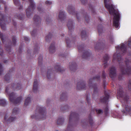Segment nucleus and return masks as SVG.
<instances>
[{
  "label": "nucleus",
  "instance_id": "1",
  "mask_svg": "<svg viewBox=\"0 0 131 131\" xmlns=\"http://www.w3.org/2000/svg\"><path fill=\"white\" fill-rule=\"evenodd\" d=\"M127 50H117L116 53L113 55L114 60H116L119 62V65L121 72L123 74H131V68L129 66L130 62H131V58L129 59H125V63L126 66H121V63H123V59L121 58V55L122 53H124Z\"/></svg>",
  "mask_w": 131,
  "mask_h": 131
},
{
  "label": "nucleus",
  "instance_id": "2",
  "mask_svg": "<svg viewBox=\"0 0 131 131\" xmlns=\"http://www.w3.org/2000/svg\"><path fill=\"white\" fill-rule=\"evenodd\" d=\"M117 95V98L119 97L122 100L123 107L124 109L122 110L124 114H128L131 116V101L129 99V97L124 93L122 88L119 86L118 88Z\"/></svg>",
  "mask_w": 131,
  "mask_h": 131
},
{
  "label": "nucleus",
  "instance_id": "3",
  "mask_svg": "<svg viewBox=\"0 0 131 131\" xmlns=\"http://www.w3.org/2000/svg\"><path fill=\"white\" fill-rule=\"evenodd\" d=\"M21 88V85L20 83H17V84L13 83L10 86H8L6 88V93L8 95L10 101L14 104H20L22 100V98L21 96H20L15 99L16 96V94L14 92L10 93V90L12 89L13 90H18L20 89Z\"/></svg>",
  "mask_w": 131,
  "mask_h": 131
},
{
  "label": "nucleus",
  "instance_id": "4",
  "mask_svg": "<svg viewBox=\"0 0 131 131\" xmlns=\"http://www.w3.org/2000/svg\"><path fill=\"white\" fill-rule=\"evenodd\" d=\"M107 0H104L105 7L109 11L111 15L114 16L113 25L116 28H117L119 26L120 14L118 12L114 9V6L112 4H107Z\"/></svg>",
  "mask_w": 131,
  "mask_h": 131
},
{
  "label": "nucleus",
  "instance_id": "5",
  "mask_svg": "<svg viewBox=\"0 0 131 131\" xmlns=\"http://www.w3.org/2000/svg\"><path fill=\"white\" fill-rule=\"evenodd\" d=\"M31 118L36 120L45 119L46 118L45 108L40 105H38L35 113L31 115Z\"/></svg>",
  "mask_w": 131,
  "mask_h": 131
},
{
  "label": "nucleus",
  "instance_id": "6",
  "mask_svg": "<svg viewBox=\"0 0 131 131\" xmlns=\"http://www.w3.org/2000/svg\"><path fill=\"white\" fill-rule=\"evenodd\" d=\"M100 79V74H99L95 76L93 78H91L89 80L88 86L90 88H93L94 89L93 93L92 95L93 99L94 98L95 96H97L99 90L97 88V84H93V83L95 80L99 81Z\"/></svg>",
  "mask_w": 131,
  "mask_h": 131
},
{
  "label": "nucleus",
  "instance_id": "7",
  "mask_svg": "<svg viewBox=\"0 0 131 131\" xmlns=\"http://www.w3.org/2000/svg\"><path fill=\"white\" fill-rule=\"evenodd\" d=\"M67 10L68 12L70 14H76L77 19L78 21L79 20V17L80 18H81L82 16H83L85 20L87 23H88L89 21V17L84 12H83L82 13H78L75 12V8L74 6L72 5H70L68 6L67 7Z\"/></svg>",
  "mask_w": 131,
  "mask_h": 131
},
{
  "label": "nucleus",
  "instance_id": "8",
  "mask_svg": "<svg viewBox=\"0 0 131 131\" xmlns=\"http://www.w3.org/2000/svg\"><path fill=\"white\" fill-rule=\"evenodd\" d=\"M79 118V115L75 112H72L69 117V124L65 131H73V126L74 121Z\"/></svg>",
  "mask_w": 131,
  "mask_h": 131
},
{
  "label": "nucleus",
  "instance_id": "9",
  "mask_svg": "<svg viewBox=\"0 0 131 131\" xmlns=\"http://www.w3.org/2000/svg\"><path fill=\"white\" fill-rule=\"evenodd\" d=\"M30 5L28 8L26 10V15L27 17H29L33 13V10L35 8V5L32 0H29Z\"/></svg>",
  "mask_w": 131,
  "mask_h": 131
},
{
  "label": "nucleus",
  "instance_id": "10",
  "mask_svg": "<svg viewBox=\"0 0 131 131\" xmlns=\"http://www.w3.org/2000/svg\"><path fill=\"white\" fill-rule=\"evenodd\" d=\"M116 49H127V48L131 49V37L130 38L128 41H125L124 43L121 44L115 47Z\"/></svg>",
  "mask_w": 131,
  "mask_h": 131
},
{
  "label": "nucleus",
  "instance_id": "11",
  "mask_svg": "<svg viewBox=\"0 0 131 131\" xmlns=\"http://www.w3.org/2000/svg\"><path fill=\"white\" fill-rule=\"evenodd\" d=\"M15 115H11L8 117V114L6 113L3 122L5 124L9 123L15 121L16 119V117Z\"/></svg>",
  "mask_w": 131,
  "mask_h": 131
},
{
  "label": "nucleus",
  "instance_id": "12",
  "mask_svg": "<svg viewBox=\"0 0 131 131\" xmlns=\"http://www.w3.org/2000/svg\"><path fill=\"white\" fill-rule=\"evenodd\" d=\"M17 39L15 37L13 36L12 38V41H10L7 43L5 45V47L7 48L11 49L12 47L15 46L16 45Z\"/></svg>",
  "mask_w": 131,
  "mask_h": 131
},
{
  "label": "nucleus",
  "instance_id": "13",
  "mask_svg": "<svg viewBox=\"0 0 131 131\" xmlns=\"http://www.w3.org/2000/svg\"><path fill=\"white\" fill-rule=\"evenodd\" d=\"M79 53L82 52V57L83 58L88 59L90 58L91 54L86 50H79Z\"/></svg>",
  "mask_w": 131,
  "mask_h": 131
},
{
  "label": "nucleus",
  "instance_id": "14",
  "mask_svg": "<svg viewBox=\"0 0 131 131\" xmlns=\"http://www.w3.org/2000/svg\"><path fill=\"white\" fill-rule=\"evenodd\" d=\"M87 86L86 85L85 82L83 81H81L78 82L77 84V89L79 90H85L86 89Z\"/></svg>",
  "mask_w": 131,
  "mask_h": 131
},
{
  "label": "nucleus",
  "instance_id": "15",
  "mask_svg": "<svg viewBox=\"0 0 131 131\" xmlns=\"http://www.w3.org/2000/svg\"><path fill=\"white\" fill-rule=\"evenodd\" d=\"M109 75L112 79H114L116 75V70L113 66L111 67L110 69Z\"/></svg>",
  "mask_w": 131,
  "mask_h": 131
},
{
  "label": "nucleus",
  "instance_id": "16",
  "mask_svg": "<svg viewBox=\"0 0 131 131\" xmlns=\"http://www.w3.org/2000/svg\"><path fill=\"white\" fill-rule=\"evenodd\" d=\"M104 94L105 96L101 98L100 101L102 102L106 103L108 101L110 96L109 93L106 92H105Z\"/></svg>",
  "mask_w": 131,
  "mask_h": 131
},
{
  "label": "nucleus",
  "instance_id": "17",
  "mask_svg": "<svg viewBox=\"0 0 131 131\" xmlns=\"http://www.w3.org/2000/svg\"><path fill=\"white\" fill-rule=\"evenodd\" d=\"M67 26L69 30V32H71L73 29V23L72 19H70L69 20Z\"/></svg>",
  "mask_w": 131,
  "mask_h": 131
},
{
  "label": "nucleus",
  "instance_id": "18",
  "mask_svg": "<svg viewBox=\"0 0 131 131\" xmlns=\"http://www.w3.org/2000/svg\"><path fill=\"white\" fill-rule=\"evenodd\" d=\"M34 23L36 26L40 25L41 23V19L40 17L38 16L35 15L34 18Z\"/></svg>",
  "mask_w": 131,
  "mask_h": 131
},
{
  "label": "nucleus",
  "instance_id": "19",
  "mask_svg": "<svg viewBox=\"0 0 131 131\" xmlns=\"http://www.w3.org/2000/svg\"><path fill=\"white\" fill-rule=\"evenodd\" d=\"M109 58V56L107 54H105L103 57V62L104 66V68H106L107 66V62Z\"/></svg>",
  "mask_w": 131,
  "mask_h": 131
},
{
  "label": "nucleus",
  "instance_id": "20",
  "mask_svg": "<svg viewBox=\"0 0 131 131\" xmlns=\"http://www.w3.org/2000/svg\"><path fill=\"white\" fill-rule=\"evenodd\" d=\"M76 64L75 62L70 63L69 68L71 70L74 71L76 70Z\"/></svg>",
  "mask_w": 131,
  "mask_h": 131
},
{
  "label": "nucleus",
  "instance_id": "21",
  "mask_svg": "<svg viewBox=\"0 0 131 131\" xmlns=\"http://www.w3.org/2000/svg\"><path fill=\"white\" fill-rule=\"evenodd\" d=\"M38 89V81L36 79H35L34 83L33 90L34 92H36Z\"/></svg>",
  "mask_w": 131,
  "mask_h": 131
},
{
  "label": "nucleus",
  "instance_id": "22",
  "mask_svg": "<svg viewBox=\"0 0 131 131\" xmlns=\"http://www.w3.org/2000/svg\"><path fill=\"white\" fill-rule=\"evenodd\" d=\"M66 16L65 13L62 10H61L59 13V18L61 20L63 19Z\"/></svg>",
  "mask_w": 131,
  "mask_h": 131
},
{
  "label": "nucleus",
  "instance_id": "23",
  "mask_svg": "<svg viewBox=\"0 0 131 131\" xmlns=\"http://www.w3.org/2000/svg\"><path fill=\"white\" fill-rule=\"evenodd\" d=\"M66 41L67 44V46L68 48H70L71 46L70 44L74 42V41L72 40L70 41V39L68 37L66 38Z\"/></svg>",
  "mask_w": 131,
  "mask_h": 131
},
{
  "label": "nucleus",
  "instance_id": "24",
  "mask_svg": "<svg viewBox=\"0 0 131 131\" xmlns=\"http://www.w3.org/2000/svg\"><path fill=\"white\" fill-rule=\"evenodd\" d=\"M64 118L63 117H59L57 121V124L58 125H61L64 122Z\"/></svg>",
  "mask_w": 131,
  "mask_h": 131
},
{
  "label": "nucleus",
  "instance_id": "25",
  "mask_svg": "<svg viewBox=\"0 0 131 131\" xmlns=\"http://www.w3.org/2000/svg\"><path fill=\"white\" fill-rule=\"evenodd\" d=\"M54 68L57 71L62 72V67L60 66L59 64L58 63L56 64L54 67Z\"/></svg>",
  "mask_w": 131,
  "mask_h": 131
},
{
  "label": "nucleus",
  "instance_id": "26",
  "mask_svg": "<svg viewBox=\"0 0 131 131\" xmlns=\"http://www.w3.org/2000/svg\"><path fill=\"white\" fill-rule=\"evenodd\" d=\"M67 98V94L65 92H61L60 93V98L61 100H65Z\"/></svg>",
  "mask_w": 131,
  "mask_h": 131
},
{
  "label": "nucleus",
  "instance_id": "27",
  "mask_svg": "<svg viewBox=\"0 0 131 131\" xmlns=\"http://www.w3.org/2000/svg\"><path fill=\"white\" fill-rule=\"evenodd\" d=\"M31 102V98L30 96L26 98L25 101L24 105L25 106L29 105Z\"/></svg>",
  "mask_w": 131,
  "mask_h": 131
},
{
  "label": "nucleus",
  "instance_id": "28",
  "mask_svg": "<svg viewBox=\"0 0 131 131\" xmlns=\"http://www.w3.org/2000/svg\"><path fill=\"white\" fill-rule=\"evenodd\" d=\"M52 35L51 33H49L45 37L46 41L48 42H49L51 40Z\"/></svg>",
  "mask_w": 131,
  "mask_h": 131
},
{
  "label": "nucleus",
  "instance_id": "29",
  "mask_svg": "<svg viewBox=\"0 0 131 131\" xmlns=\"http://www.w3.org/2000/svg\"><path fill=\"white\" fill-rule=\"evenodd\" d=\"M19 112V109L17 108H14L13 110L12 114V115H17Z\"/></svg>",
  "mask_w": 131,
  "mask_h": 131
},
{
  "label": "nucleus",
  "instance_id": "30",
  "mask_svg": "<svg viewBox=\"0 0 131 131\" xmlns=\"http://www.w3.org/2000/svg\"><path fill=\"white\" fill-rule=\"evenodd\" d=\"M102 78H103L104 79L103 80V85L104 86V88L105 89V81L104 79H105L106 78V75L105 72L104 71H103L102 72Z\"/></svg>",
  "mask_w": 131,
  "mask_h": 131
},
{
  "label": "nucleus",
  "instance_id": "31",
  "mask_svg": "<svg viewBox=\"0 0 131 131\" xmlns=\"http://www.w3.org/2000/svg\"><path fill=\"white\" fill-rule=\"evenodd\" d=\"M5 79L7 82H9L11 80L10 74L9 73L6 74L5 77Z\"/></svg>",
  "mask_w": 131,
  "mask_h": 131
},
{
  "label": "nucleus",
  "instance_id": "32",
  "mask_svg": "<svg viewBox=\"0 0 131 131\" xmlns=\"http://www.w3.org/2000/svg\"><path fill=\"white\" fill-rule=\"evenodd\" d=\"M6 104V101L5 99H2L0 100V105L3 106H4Z\"/></svg>",
  "mask_w": 131,
  "mask_h": 131
},
{
  "label": "nucleus",
  "instance_id": "33",
  "mask_svg": "<svg viewBox=\"0 0 131 131\" xmlns=\"http://www.w3.org/2000/svg\"><path fill=\"white\" fill-rule=\"evenodd\" d=\"M56 48L55 43L54 42H53L50 45L49 47V49H55Z\"/></svg>",
  "mask_w": 131,
  "mask_h": 131
},
{
  "label": "nucleus",
  "instance_id": "34",
  "mask_svg": "<svg viewBox=\"0 0 131 131\" xmlns=\"http://www.w3.org/2000/svg\"><path fill=\"white\" fill-rule=\"evenodd\" d=\"M81 36L82 39L85 38L86 37V32L85 31H82L81 32Z\"/></svg>",
  "mask_w": 131,
  "mask_h": 131
},
{
  "label": "nucleus",
  "instance_id": "35",
  "mask_svg": "<svg viewBox=\"0 0 131 131\" xmlns=\"http://www.w3.org/2000/svg\"><path fill=\"white\" fill-rule=\"evenodd\" d=\"M90 94H87L86 95V100L88 104H90Z\"/></svg>",
  "mask_w": 131,
  "mask_h": 131
},
{
  "label": "nucleus",
  "instance_id": "36",
  "mask_svg": "<svg viewBox=\"0 0 131 131\" xmlns=\"http://www.w3.org/2000/svg\"><path fill=\"white\" fill-rule=\"evenodd\" d=\"M69 107L68 105H66L63 107H61V109L62 111H64L69 109Z\"/></svg>",
  "mask_w": 131,
  "mask_h": 131
},
{
  "label": "nucleus",
  "instance_id": "37",
  "mask_svg": "<svg viewBox=\"0 0 131 131\" xmlns=\"http://www.w3.org/2000/svg\"><path fill=\"white\" fill-rule=\"evenodd\" d=\"M51 70H48L47 73V77L48 79H50L51 77Z\"/></svg>",
  "mask_w": 131,
  "mask_h": 131
},
{
  "label": "nucleus",
  "instance_id": "38",
  "mask_svg": "<svg viewBox=\"0 0 131 131\" xmlns=\"http://www.w3.org/2000/svg\"><path fill=\"white\" fill-rule=\"evenodd\" d=\"M102 26V25H99L98 27V32L100 33H101L103 31Z\"/></svg>",
  "mask_w": 131,
  "mask_h": 131
},
{
  "label": "nucleus",
  "instance_id": "39",
  "mask_svg": "<svg viewBox=\"0 0 131 131\" xmlns=\"http://www.w3.org/2000/svg\"><path fill=\"white\" fill-rule=\"evenodd\" d=\"M14 3L17 6H19L20 5V3L19 0H13Z\"/></svg>",
  "mask_w": 131,
  "mask_h": 131
},
{
  "label": "nucleus",
  "instance_id": "40",
  "mask_svg": "<svg viewBox=\"0 0 131 131\" xmlns=\"http://www.w3.org/2000/svg\"><path fill=\"white\" fill-rule=\"evenodd\" d=\"M0 37L3 43L4 40V38H5V35H3L2 33L0 32Z\"/></svg>",
  "mask_w": 131,
  "mask_h": 131
},
{
  "label": "nucleus",
  "instance_id": "41",
  "mask_svg": "<svg viewBox=\"0 0 131 131\" xmlns=\"http://www.w3.org/2000/svg\"><path fill=\"white\" fill-rule=\"evenodd\" d=\"M43 58L42 55H41L38 58V63L39 65L41 64V62L42 61Z\"/></svg>",
  "mask_w": 131,
  "mask_h": 131
},
{
  "label": "nucleus",
  "instance_id": "42",
  "mask_svg": "<svg viewBox=\"0 0 131 131\" xmlns=\"http://www.w3.org/2000/svg\"><path fill=\"white\" fill-rule=\"evenodd\" d=\"M89 123L91 125H92L93 122L92 119L90 115L89 117Z\"/></svg>",
  "mask_w": 131,
  "mask_h": 131
},
{
  "label": "nucleus",
  "instance_id": "43",
  "mask_svg": "<svg viewBox=\"0 0 131 131\" xmlns=\"http://www.w3.org/2000/svg\"><path fill=\"white\" fill-rule=\"evenodd\" d=\"M24 15L22 14H19V15H16V17L20 19H21L22 18L24 17Z\"/></svg>",
  "mask_w": 131,
  "mask_h": 131
},
{
  "label": "nucleus",
  "instance_id": "44",
  "mask_svg": "<svg viewBox=\"0 0 131 131\" xmlns=\"http://www.w3.org/2000/svg\"><path fill=\"white\" fill-rule=\"evenodd\" d=\"M95 111L98 114H102L103 113V111L101 109H95Z\"/></svg>",
  "mask_w": 131,
  "mask_h": 131
},
{
  "label": "nucleus",
  "instance_id": "45",
  "mask_svg": "<svg viewBox=\"0 0 131 131\" xmlns=\"http://www.w3.org/2000/svg\"><path fill=\"white\" fill-rule=\"evenodd\" d=\"M3 70V68L2 64L0 63V76H1L2 75Z\"/></svg>",
  "mask_w": 131,
  "mask_h": 131
},
{
  "label": "nucleus",
  "instance_id": "46",
  "mask_svg": "<svg viewBox=\"0 0 131 131\" xmlns=\"http://www.w3.org/2000/svg\"><path fill=\"white\" fill-rule=\"evenodd\" d=\"M36 30H34L31 32V34L32 36H34L36 34Z\"/></svg>",
  "mask_w": 131,
  "mask_h": 131
},
{
  "label": "nucleus",
  "instance_id": "47",
  "mask_svg": "<svg viewBox=\"0 0 131 131\" xmlns=\"http://www.w3.org/2000/svg\"><path fill=\"white\" fill-rule=\"evenodd\" d=\"M0 2H1V3L2 2V3H3L4 5H5V6H4L5 10H7V6L6 5H5L6 3L5 2H4L3 0H0Z\"/></svg>",
  "mask_w": 131,
  "mask_h": 131
},
{
  "label": "nucleus",
  "instance_id": "48",
  "mask_svg": "<svg viewBox=\"0 0 131 131\" xmlns=\"http://www.w3.org/2000/svg\"><path fill=\"white\" fill-rule=\"evenodd\" d=\"M45 4L47 5H49L52 4V2L49 1H47L45 2Z\"/></svg>",
  "mask_w": 131,
  "mask_h": 131
},
{
  "label": "nucleus",
  "instance_id": "49",
  "mask_svg": "<svg viewBox=\"0 0 131 131\" xmlns=\"http://www.w3.org/2000/svg\"><path fill=\"white\" fill-rule=\"evenodd\" d=\"M95 45L96 46H95V48H96L98 47H101L102 45L103 46V45H102L101 43H99L96 44Z\"/></svg>",
  "mask_w": 131,
  "mask_h": 131
},
{
  "label": "nucleus",
  "instance_id": "50",
  "mask_svg": "<svg viewBox=\"0 0 131 131\" xmlns=\"http://www.w3.org/2000/svg\"><path fill=\"white\" fill-rule=\"evenodd\" d=\"M34 49H38L40 48L39 45L38 44H36L34 46Z\"/></svg>",
  "mask_w": 131,
  "mask_h": 131
},
{
  "label": "nucleus",
  "instance_id": "51",
  "mask_svg": "<svg viewBox=\"0 0 131 131\" xmlns=\"http://www.w3.org/2000/svg\"><path fill=\"white\" fill-rule=\"evenodd\" d=\"M41 6L42 5L41 4L40 5H39L38 6L37 8L38 10L40 12H41L42 11V8L41 7Z\"/></svg>",
  "mask_w": 131,
  "mask_h": 131
},
{
  "label": "nucleus",
  "instance_id": "52",
  "mask_svg": "<svg viewBox=\"0 0 131 131\" xmlns=\"http://www.w3.org/2000/svg\"><path fill=\"white\" fill-rule=\"evenodd\" d=\"M108 110V107L107 106L105 108L104 110L105 113L106 115L107 113Z\"/></svg>",
  "mask_w": 131,
  "mask_h": 131
},
{
  "label": "nucleus",
  "instance_id": "53",
  "mask_svg": "<svg viewBox=\"0 0 131 131\" xmlns=\"http://www.w3.org/2000/svg\"><path fill=\"white\" fill-rule=\"evenodd\" d=\"M128 88L129 90L131 89V81H130L128 84Z\"/></svg>",
  "mask_w": 131,
  "mask_h": 131
},
{
  "label": "nucleus",
  "instance_id": "54",
  "mask_svg": "<svg viewBox=\"0 0 131 131\" xmlns=\"http://www.w3.org/2000/svg\"><path fill=\"white\" fill-rule=\"evenodd\" d=\"M46 20L47 22L48 23L50 22L51 21V19H50V17H47L46 18Z\"/></svg>",
  "mask_w": 131,
  "mask_h": 131
},
{
  "label": "nucleus",
  "instance_id": "55",
  "mask_svg": "<svg viewBox=\"0 0 131 131\" xmlns=\"http://www.w3.org/2000/svg\"><path fill=\"white\" fill-rule=\"evenodd\" d=\"M81 1L82 3L84 4L86 3L87 0H81Z\"/></svg>",
  "mask_w": 131,
  "mask_h": 131
},
{
  "label": "nucleus",
  "instance_id": "56",
  "mask_svg": "<svg viewBox=\"0 0 131 131\" xmlns=\"http://www.w3.org/2000/svg\"><path fill=\"white\" fill-rule=\"evenodd\" d=\"M3 54V50H0V55L2 56Z\"/></svg>",
  "mask_w": 131,
  "mask_h": 131
},
{
  "label": "nucleus",
  "instance_id": "57",
  "mask_svg": "<svg viewBox=\"0 0 131 131\" xmlns=\"http://www.w3.org/2000/svg\"><path fill=\"white\" fill-rule=\"evenodd\" d=\"M24 39H25V40L26 41H29V38L27 37H24Z\"/></svg>",
  "mask_w": 131,
  "mask_h": 131
},
{
  "label": "nucleus",
  "instance_id": "58",
  "mask_svg": "<svg viewBox=\"0 0 131 131\" xmlns=\"http://www.w3.org/2000/svg\"><path fill=\"white\" fill-rule=\"evenodd\" d=\"M122 75H120L118 77V79L119 80H121L122 79Z\"/></svg>",
  "mask_w": 131,
  "mask_h": 131
},
{
  "label": "nucleus",
  "instance_id": "59",
  "mask_svg": "<svg viewBox=\"0 0 131 131\" xmlns=\"http://www.w3.org/2000/svg\"><path fill=\"white\" fill-rule=\"evenodd\" d=\"M84 45H81L80 47V48H78L79 49H84Z\"/></svg>",
  "mask_w": 131,
  "mask_h": 131
},
{
  "label": "nucleus",
  "instance_id": "60",
  "mask_svg": "<svg viewBox=\"0 0 131 131\" xmlns=\"http://www.w3.org/2000/svg\"><path fill=\"white\" fill-rule=\"evenodd\" d=\"M66 54H62L60 55V56H61L62 57H66Z\"/></svg>",
  "mask_w": 131,
  "mask_h": 131
},
{
  "label": "nucleus",
  "instance_id": "61",
  "mask_svg": "<svg viewBox=\"0 0 131 131\" xmlns=\"http://www.w3.org/2000/svg\"><path fill=\"white\" fill-rule=\"evenodd\" d=\"M50 100L49 99H48L46 101L47 104H48L50 102Z\"/></svg>",
  "mask_w": 131,
  "mask_h": 131
},
{
  "label": "nucleus",
  "instance_id": "62",
  "mask_svg": "<svg viewBox=\"0 0 131 131\" xmlns=\"http://www.w3.org/2000/svg\"><path fill=\"white\" fill-rule=\"evenodd\" d=\"M91 10L92 12L93 13H94L95 12V10L92 7V8H91Z\"/></svg>",
  "mask_w": 131,
  "mask_h": 131
},
{
  "label": "nucleus",
  "instance_id": "63",
  "mask_svg": "<svg viewBox=\"0 0 131 131\" xmlns=\"http://www.w3.org/2000/svg\"><path fill=\"white\" fill-rule=\"evenodd\" d=\"M55 50H49V52L50 53H52L53 51H54Z\"/></svg>",
  "mask_w": 131,
  "mask_h": 131
},
{
  "label": "nucleus",
  "instance_id": "64",
  "mask_svg": "<svg viewBox=\"0 0 131 131\" xmlns=\"http://www.w3.org/2000/svg\"><path fill=\"white\" fill-rule=\"evenodd\" d=\"M23 8V6H20V7L19 8V9H21Z\"/></svg>",
  "mask_w": 131,
  "mask_h": 131
}]
</instances>
